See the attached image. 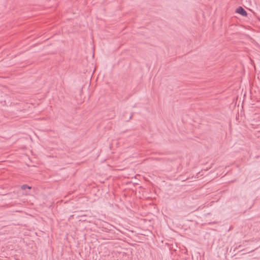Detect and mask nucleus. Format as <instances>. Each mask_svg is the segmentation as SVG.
Listing matches in <instances>:
<instances>
[{
  "instance_id": "f257e3e1",
  "label": "nucleus",
  "mask_w": 260,
  "mask_h": 260,
  "mask_svg": "<svg viewBox=\"0 0 260 260\" xmlns=\"http://www.w3.org/2000/svg\"><path fill=\"white\" fill-rule=\"evenodd\" d=\"M236 12L241 14L243 16H247V12L242 7H239L236 10Z\"/></svg>"
},
{
  "instance_id": "f03ea898",
  "label": "nucleus",
  "mask_w": 260,
  "mask_h": 260,
  "mask_svg": "<svg viewBox=\"0 0 260 260\" xmlns=\"http://www.w3.org/2000/svg\"><path fill=\"white\" fill-rule=\"evenodd\" d=\"M31 187L28 186L26 184H24L21 186V188L23 190L25 189L26 188L30 189Z\"/></svg>"
},
{
  "instance_id": "7ed1b4c3",
  "label": "nucleus",
  "mask_w": 260,
  "mask_h": 260,
  "mask_svg": "<svg viewBox=\"0 0 260 260\" xmlns=\"http://www.w3.org/2000/svg\"><path fill=\"white\" fill-rule=\"evenodd\" d=\"M133 115H134V113H131L129 118H128V120H126V121L127 122L129 121L132 118Z\"/></svg>"
}]
</instances>
